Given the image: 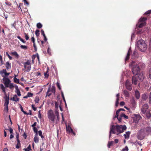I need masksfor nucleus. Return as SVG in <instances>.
Segmentation results:
<instances>
[{
  "label": "nucleus",
  "mask_w": 151,
  "mask_h": 151,
  "mask_svg": "<svg viewBox=\"0 0 151 151\" xmlns=\"http://www.w3.org/2000/svg\"><path fill=\"white\" fill-rule=\"evenodd\" d=\"M6 67L7 70L11 68V64L8 61L6 63Z\"/></svg>",
  "instance_id": "obj_22"
},
{
  "label": "nucleus",
  "mask_w": 151,
  "mask_h": 151,
  "mask_svg": "<svg viewBox=\"0 0 151 151\" xmlns=\"http://www.w3.org/2000/svg\"><path fill=\"white\" fill-rule=\"evenodd\" d=\"M33 129L35 133H36V135H37V133L38 131H37V128L35 127H33Z\"/></svg>",
  "instance_id": "obj_41"
},
{
  "label": "nucleus",
  "mask_w": 151,
  "mask_h": 151,
  "mask_svg": "<svg viewBox=\"0 0 151 151\" xmlns=\"http://www.w3.org/2000/svg\"><path fill=\"white\" fill-rule=\"evenodd\" d=\"M125 134H124V137L125 139H128L129 137V135L130 134V132L129 131L126 132Z\"/></svg>",
  "instance_id": "obj_19"
},
{
  "label": "nucleus",
  "mask_w": 151,
  "mask_h": 151,
  "mask_svg": "<svg viewBox=\"0 0 151 151\" xmlns=\"http://www.w3.org/2000/svg\"><path fill=\"white\" fill-rule=\"evenodd\" d=\"M119 112L117 110L116 112V114L115 116V117H116L117 118H118L119 117Z\"/></svg>",
  "instance_id": "obj_53"
},
{
  "label": "nucleus",
  "mask_w": 151,
  "mask_h": 151,
  "mask_svg": "<svg viewBox=\"0 0 151 151\" xmlns=\"http://www.w3.org/2000/svg\"><path fill=\"white\" fill-rule=\"evenodd\" d=\"M151 102V92H150L149 98V103L150 104Z\"/></svg>",
  "instance_id": "obj_47"
},
{
  "label": "nucleus",
  "mask_w": 151,
  "mask_h": 151,
  "mask_svg": "<svg viewBox=\"0 0 151 151\" xmlns=\"http://www.w3.org/2000/svg\"><path fill=\"white\" fill-rule=\"evenodd\" d=\"M148 97V95L147 94L145 93L143 94L142 96V100L145 101Z\"/></svg>",
  "instance_id": "obj_18"
},
{
  "label": "nucleus",
  "mask_w": 151,
  "mask_h": 151,
  "mask_svg": "<svg viewBox=\"0 0 151 151\" xmlns=\"http://www.w3.org/2000/svg\"><path fill=\"white\" fill-rule=\"evenodd\" d=\"M147 19V17H142L139 21V27L142 28L146 24V21Z\"/></svg>",
  "instance_id": "obj_5"
},
{
  "label": "nucleus",
  "mask_w": 151,
  "mask_h": 151,
  "mask_svg": "<svg viewBox=\"0 0 151 151\" xmlns=\"http://www.w3.org/2000/svg\"><path fill=\"white\" fill-rule=\"evenodd\" d=\"M149 108L148 104H145L142 105L141 108V111L143 114H145Z\"/></svg>",
  "instance_id": "obj_9"
},
{
  "label": "nucleus",
  "mask_w": 151,
  "mask_h": 151,
  "mask_svg": "<svg viewBox=\"0 0 151 151\" xmlns=\"http://www.w3.org/2000/svg\"><path fill=\"white\" fill-rule=\"evenodd\" d=\"M151 13V10H149L147 11L144 14V15H148Z\"/></svg>",
  "instance_id": "obj_39"
},
{
  "label": "nucleus",
  "mask_w": 151,
  "mask_h": 151,
  "mask_svg": "<svg viewBox=\"0 0 151 151\" xmlns=\"http://www.w3.org/2000/svg\"><path fill=\"white\" fill-rule=\"evenodd\" d=\"M17 38L23 43H25L26 42L24 39L21 38V37L20 36H18L17 37Z\"/></svg>",
  "instance_id": "obj_34"
},
{
  "label": "nucleus",
  "mask_w": 151,
  "mask_h": 151,
  "mask_svg": "<svg viewBox=\"0 0 151 151\" xmlns=\"http://www.w3.org/2000/svg\"><path fill=\"white\" fill-rule=\"evenodd\" d=\"M16 88V92L17 93V95L19 96H20L21 95V94L20 93V92L18 88V87L17 86H15Z\"/></svg>",
  "instance_id": "obj_21"
},
{
  "label": "nucleus",
  "mask_w": 151,
  "mask_h": 151,
  "mask_svg": "<svg viewBox=\"0 0 151 151\" xmlns=\"http://www.w3.org/2000/svg\"><path fill=\"white\" fill-rule=\"evenodd\" d=\"M5 107L4 108V110H6L7 111H8V105H4Z\"/></svg>",
  "instance_id": "obj_51"
},
{
  "label": "nucleus",
  "mask_w": 151,
  "mask_h": 151,
  "mask_svg": "<svg viewBox=\"0 0 151 151\" xmlns=\"http://www.w3.org/2000/svg\"><path fill=\"white\" fill-rule=\"evenodd\" d=\"M121 117H123L125 119H128V116L126 115L124 113H122L120 115Z\"/></svg>",
  "instance_id": "obj_32"
},
{
  "label": "nucleus",
  "mask_w": 151,
  "mask_h": 151,
  "mask_svg": "<svg viewBox=\"0 0 151 151\" xmlns=\"http://www.w3.org/2000/svg\"><path fill=\"white\" fill-rule=\"evenodd\" d=\"M17 76V75H15V76L14 78V82L17 83H19V80L16 78Z\"/></svg>",
  "instance_id": "obj_29"
},
{
  "label": "nucleus",
  "mask_w": 151,
  "mask_h": 151,
  "mask_svg": "<svg viewBox=\"0 0 151 151\" xmlns=\"http://www.w3.org/2000/svg\"><path fill=\"white\" fill-rule=\"evenodd\" d=\"M48 71H47L46 72H45L44 73V76H45V78H48L49 76L48 74L47 73Z\"/></svg>",
  "instance_id": "obj_43"
},
{
  "label": "nucleus",
  "mask_w": 151,
  "mask_h": 151,
  "mask_svg": "<svg viewBox=\"0 0 151 151\" xmlns=\"http://www.w3.org/2000/svg\"><path fill=\"white\" fill-rule=\"evenodd\" d=\"M147 135H148L151 132V127H147L143 129Z\"/></svg>",
  "instance_id": "obj_11"
},
{
  "label": "nucleus",
  "mask_w": 151,
  "mask_h": 151,
  "mask_svg": "<svg viewBox=\"0 0 151 151\" xmlns=\"http://www.w3.org/2000/svg\"><path fill=\"white\" fill-rule=\"evenodd\" d=\"M16 138L17 140H19V133L18 132H16Z\"/></svg>",
  "instance_id": "obj_45"
},
{
  "label": "nucleus",
  "mask_w": 151,
  "mask_h": 151,
  "mask_svg": "<svg viewBox=\"0 0 151 151\" xmlns=\"http://www.w3.org/2000/svg\"><path fill=\"white\" fill-rule=\"evenodd\" d=\"M132 83L134 85H136L138 82V81L137 79V77L135 76H133L132 78Z\"/></svg>",
  "instance_id": "obj_15"
},
{
  "label": "nucleus",
  "mask_w": 151,
  "mask_h": 151,
  "mask_svg": "<svg viewBox=\"0 0 151 151\" xmlns=\"http://www.w3.org/2000/svg\"><path fill=\"white\" fill-rule=\"evenodd\" d=\"M147 135L144 129H142L140 130L137 134V137L139 139L142 140Z\"/></svg>",
  "instance_id": "obj_4"
},
{
  "label": "nucleus",
  "mask_w": 151,
  "mask_h": 151,
  "mask_svg": "<svg viewBox=\"0 0 151 151\" xmlns=\"http://www.w3.org/2000/svg\"><path fill=\"white\" fill-rule=\"evenodd\" d=\"M137 119L139 121L142 118L141 116L139 115H137Z\"/></svg>",
  "instance_id": "obj_46"
},
{
  "label": "nucleus",
  "mask_w": 151,
  "mask_h": 151,
  "mask_svg": "<svg viewBox=\"0 0 151 151\" xmlns=\"http://www.w3.org/2000/svg\"><path fill=\"white\" fill-rule=\"evenodd\" d=\"M3 80L4 81V84L6 88L9 87L10 89H12L14 87L12 83H10L11 81L8 78L4 77L3 78Z\"/></svg>",
  "instance_id": "obj_3"
},
{
  "label": "nucleus",
  "mask_w": 151,
  "mask_h": 151,
  "mask_svg": "<svg viewBox=\"0 0 151 151\" xmlns=\"http://www.w3.org/2000/svg\"><path fill=\"white\" fill-rule=\"evenodd\" d=\"M42 26V25L40 22L38 23L37 24V27L38 29L41 28Z\"/></svg>",
  "instance_id": "obj_33"
},
{
  "label": "nucleus",
  "mask_w": 151,
  "mask_h": 151,
  "mask_svg": "<svg viewBox=\"0 0 151 151\" xmlns=\"http://www.w3.org/2000/svg\"><path fill=\"white\" fill-rule=\"evenodd\" d=\"M55 114L57 116V119L58 121L59 120V114L57 110H56L55 111Z\"/></svg>",
  "instance_id": "obj_36"
},
{
  "label": "nucleus",
  "mask_w": 151,
  "mask_h": 151,
  "mask_svg": "<svg viewBox=\"0 0 151 151\" xmlns=\"http://www.w3.org/2000/svg\"><path fill=\"white\" fill-rule=\"evenodd\" d=\"M20 47L22 49L24 50H26L27 48V47L25 45H21L20 46Z\"/></svg>",
  "instance_id": "obj_38"
},
{
  "label": "nucleus",
  "mask_w": 151,
  "mask_h": 151,
  "mask_svg": "<svg viewBox=\"0 0 151 151\" xmlns=\"http://www.w3.org/2000/svg\"><path fill=\"white\" fill-rule=\"evenodd\" d=\"M23 64L24 65V68L26 69L27 65H31V60H28L26 62L24 63Z\"/></svg>",
  "instance_id": "obj_16"
},
{
  "label": "nucleus",
  "mask_w": 151,
  "mask_h": 151,
  "mask_svg": "<svg viewBox=\"0 0 151 151\" xmlns=\"http://www.w3.org/2000/svg\"><path fill=\"white\" fill-rule=\"evenodd\" d=\"M137 47L141 51H144L147 48V45L144 41L142 40L138 41L137 44Z\"/></svg>",
  "instance_id": "obj_2"
},
{
  "label": "nucleus",
  "mask_w": 151,
  "mask_h": 151,
  "mask_svg": "<svg viewBox=\"0 0 151 151\" xmlns=\"http://www.w3.org/2000/svg\"><path fill=\"white\" fill-rule=\"evenodd\" d=\"M130 55V52L129 50L128 53H127V56L125 58V60L126 61L128 60H129V59Z\"/></svg>",
  "instance_id": "obj_23"
},
{
  "label": "nucleus",
  "mask_w": 151,
  "mask_h": 151,
  "mask_svg": "<svg viewBox=\"0 0 151 151\" xmlns=\"http://www.w3.org/2000/svg\"><path fill=\"white\" fill-rule=\"evenodd\" d=\"M56 85H57V87L59 88V90H60L61 89V88L60 87V83H59L57 82L56 83Z\"/></svg>",
  "instance_id": "obj_55"
},
{
  "label": "nucleus",
  "mask_w": 151,
  "mask_h": 151,
  "mask_svg": "<svg viewBox=\"0 0 151 151\" xmlns=\"http://www.w3.org/2000/svg\"><path fill=\"white\" fill-rule=\"evenodd\" d=\"M116 129V126L114 125H112L110 129V131L109 132V137L110 138L111 137V134L113 133L114 134H115L116 132H115V129Z\"/></svg>",
  "instance_id": "obj_10"
},
{
  "label": "nucleus",
  "mask_w": 151,
  "mask_h": 151,
  "mask_svg": "<svg viewBox=\"0 0 151 151\" xmlns=\"http://www.w3.org/2000/svg\"><path fill=\"white\" fill-rule=\"evenodd\" d=\"M33 95V94L31 93L28 92L27 93L28 96L29 97H32Z\"/></svg>",
  "instance_id": "obj_56"
},
{
  "label": "nucleus",
  "mask_w": 151,
  "mask_h": 151,
  "mask_svg": "<svg viewBox=\"0 0 151 151\" xmlns=\"http://www.w3.org/2000/svg\"><path fill=\"white\" fill-rule=\"evenodd\" d=\"M124 95L125 97H129V92L126 90H124Z\"/></svg>",
  "instance_id": "obj_24"
},
{
  "label": "nucleus",
  "mask_w": 151,
  "mask_h": 151,
  "mask_svg": "<svg viewBox=\"0 0 151 151\" xmlns=\"http://www.w3.org/2000/svg\"><path fill=\"white\" fill-rule=\"evenodd\" d=\"M119 99H118V98H116V104H115V106L116 107L117 106H118V104L119 103Z\"/></svg>",
  "instance_id": "obj_44"
},
{
  "label": "nucleus",
  "mask_w": 151,
  "mask_h": 151,
  "mask_svg": "<svg viewBox=\"0 0 151 151\" xmlns=\"http://www.w3.org/2000/svg\"><path fill=\"white\" fill-rule=\"evenodd\" d=\"M55 106L56 109H58V104L56 101L55 102Z\"/></svg>",
  "instance_id": "obj_59"
},
{
  "label": "nucleus",
  "mask_w": 151,
  "mask_h": 151,
  "mask_svg": "<svg viewBox=\"0 0 151 151\" xmlns=\"http://www.w3.org/2000/svg\"><path fill=\"white\" fill-rule=\"evenodd\" d=\"M24 34L25 35L24 37L26 39V40H28L29 39V37L28 34L25 33H24Z\"/></svg>",
  "instance_id": "obj_35"
},
{
  "label": "nucleus",
  "mask_w": 151,
  "mask_h": 151,
  "mask_svg": "<svg viewBox=\"0 0 151 151\" xmlns=\"http://www.w3.org/2000/svg\"><path fill=\"white\" fill-rule=\"evenodd\" d=\"M51 91L52 93L55 94V88L54 86H52V87L51 90H50V86L48 88L47 91V92L46 96H50L51 95V93L50 92Z\"/></svg>",
  "instance_id": "obj_8"
},
{
  "label": "nucleus",
  "mask_w": 151,
  "mask_h": 151,
  "mask_svg": "<svg viewBox=\"0 0 151 151\" xmlns=\"http://www.w3.org/2000/svg\"><path fill=\"white\" fill-rule=\"evenodd\" d=\"M135 97L137 99H139L140 97V94L139 91L137 90L135 91Z\"/></svg>",
  "instance_id": "obj_20"
},
{
  "label": "nucleus",
  "mask_w": 151,
  "mask_h": 151,
  "mask_svg": "<svg viewBox=\"0 0 151 151\" xmlns=\"http://www.w3.org/2000/svg\"><path fill=\"white\" fill-rule=\"evenodd\" d=\"M49 119L52 122H54L55 116L52 110H50L48 112Z\"/></svg>",
  "instance_id": "obj_6"
},
{
  "label": "nucleus",
  "mask_w": 151,
  "mask_h": 151,
  "mask_svg": "<svg viewBox=\"0 0 151 151\" xmlns=\"http://www.w3.org/2000/svg\"><path fill=\"white\" fill-rule=\"evenodd\" d=\"M33 47L34 48L35 50L36 51L37 50V47L35 43H33Z\"/></svg>",
  "instance_id": "obj_63"
},
{
  "label": "nucleus",
  "mask_w": 151,
  "mask_h": 151,
  "mask_svg": "<svg viewBox=\"0 0 151 151\" xmlns=\"http://www.w3.org/2000/svg\"><path fill=\"white\" fill-rule=\"evenodd\" d=\"M134 144L136 145H139L140 146H141L142 145V144L141 143V142L140 141H138L137 140L135 142Z\"/></svg>",
  "instance_id": "obj_31"
},
{
  "label": "nucleus",
  "mask_w": 151,
  "mask_h": 151,
  "mask_svg": "<svg viewBox=\"0 0 151 151\" xmlns=\"http://www.w3.org/2000/svg\"><path fill=\"white\" fill-rule=\"evenodd\" d=\"M149 78L151 79V68L150 69L149 71Z\"/></svg>",
  "instance_id": "obj_60"
},
{
  "label": "nucleus",
  "mask_w": 151,
  "mask_h": 151,
  "mask_svg": "<svg viewBox=\"0 0 151 151\" xmlns=\"http://www.w3.org/2000/svg\"><path fill=\"white\" fill-rule=\"evenodd\" d=\"M122 117H121V115H120V116L117 118L119 123L121 122H122Z\"/></svg>",
  "instance_id": "obj_58"
},
{
  "label": "nucleus",
  "mask_w": 151,
  "mask_h": 151,
  "mask_svg": "<svg viewBox=\"0 0 151 151\" xmlns=\"http://www.w3.org/2000/svg\"><path fill=\"white\" fill-rule=\"evenodd\" d=\"M71 129V127L70 126H68L66 127V129L67 131H70V129Z\"/></svg>",
  "instance_id": "obj_61"
},
{
  "label": "nucleus",
  "mask_w": 151,
  "mask_h": 151,
  "mask_svg": "<svg viewBox=\"0 0 151 151\" xmlns=\"http://www.w3.org/2000/svg\"><path fill=\"white\" fill-rule=\"evenodd\" d=\"M35 33L36 36L38 37L40 35V31L38 29H37L35 32Z\"/></svg>",
  "instance_id": "obj_37"
},
{
  "label": "nucleus",
  "mask_w": 151,
  "mask_h": 151,
  "mask_svg": "<svg viewBox=\"0 0 151 151\" xmlns=\"http://www.w3.org/2000/svg\"><path fill=\"white\" fill-rule=\"evenodd\" d=\"M23 1L25 4H26L27 5H29V3L27 1V0H23Z\"/></svg>",
  "instance_id": "obj_64"
},
{
  "label": "nucleus",
  "mask_w": 151,
  "mask_h": 151,
  "mask_svg": "<svg viewBox=\"0 0 151 151\" xmlns=\"http://www.w3.org/2000/svg\"><path fill=\"white\" fill-rule=\"evenodd\" d=\"M145 114V117L147 119H149L151 118V110H148L146 111Z\"/></svg>",
  "instance_id": "obj_14"
},
{
  "label": "nucleus",
  "mask_w": 151,
  "mask_h": 151,
  "mask_svg": "<svg viewBox=\"0 0 151 151\" xmlns=\"http://www.w3.org/2000/svg\"><path fill=\"white\" fill-rule=\"evenodd\" d=\"M51 50L50 49V47H48V48L47 49V52L50 55H51Z\"/></svg>",
  "instance_id": "obj_50"
},
{
  "label": "nucleus",
  "mask_w": 151,
  "mask_h": 151,
  "mask_svg": "<svg viewBox=\"0 0 151 151\" xmlns=\"http://www.w3.org/2000/svg\"><path fill=\"white\" fill-rule=\"evenodd\" d=\"M128 147L126 146L124 148L122 149V151H128Z\"/></svg>",
  "instance_id": "obj_52"
},
{
  "label": "nucleus",
  "mask_w": 151,
  "mask_h": 151,
  "mask_svg": "<svg viewBox=\"0 0 151 151\" xmlns=\"http://www.w3.org/2000/svg\"><path fill=\"white\" fill-rule=\"evenodd\" d=\"M26 68H27V69L26 70V71H27V72H29L31 69V65L28 66H27L26 69Z\"/></svg>",
  "instance_id": "obj_40"
},
{
  "label": "nucleus",
  "mask_w": 151,
  "mask_h": 151,
  "mask_svg": "<svg viewBox=\"0 0 151 151\" xmlns=\"http://www.w3.org/2000/svg\"><path fill=\"white\" fill-rule=\"evenodd\" d=\"M32 109H33L34 111H35L36 110H37V108H36L35 107V105L33 104H32Z\"/></svg>",
  "instance_id": "obj_57"
},
{
  "label": "nucleus",
  "mask_w": 151,
  "mask_h": 151,
  "mask_svg": "<svg viewBox=\"0 0 151 151\" xmlns=\"http://www.w3.org/2000/svg\"><path fill=\"white\" fill-rule=\"evenodd\" d=\"M9 130L10 132V134H12L13 133V130L12 129L11 127L9 128Z\"/></svg>",
  "instance_id": "obj_62"
},
{
  "label": "nucleus",
  "mask_w": 151,
  "mask_h": 151,
  "mask_svg": "<svg viewBox=\"0 0 151 151\" xmlns=\"http://www.w3.org/2000/svg\"><path fill=\"white\" fill-rule=\"evenodd\" d=\"M145 77V74L143 72H141L139 75L138 78L141 81H142Z\"/></svg>",
  "instance_id": "obj_13"
},
{
  "label": "nucleus",
  "mask_w": 151,
  "mask_h": 151,
  "mask_svg": "<svg viewBox=\"0 0 151 151\" xmlns=\"http://www.w3.org/2000/svg\"><path fill=\"white\" fill-rule=\"evenodd\" d=\"M125 86L127 88L129 91H131L132 89V85L129 83L128 80L126 81L125 83Z\"/></svg>",
  "instance_id": "obj_12"
},
{
  "label": "nucleus",
  "mask_w": 151,
  "mask_h": 151,
  "mask_svg": "<svg viewBox=\"0 0 151 151\" xmlns=\"http://www.w3.org/2000/svg\"><path fill=\"white\" fill-rule=\"evenodd\" d=\"M9 98H7L6 99H5L4 105H8V104H9Z\"/></svg>",
  "instance_id": "obj_30"
},
{
  "label": "nucleus",
  "mask_w": 151,
  "mask_h": 151,
  "mask_svg": "<svg viewBox=\"0 0 151 151\" xmlns=\"http://www.w3.org/2000/svg\"><path fill=\"white\" fill-rule=\"evenodd\" d=\"M6 55L8 57V58H9V59L10 60H11L12 59V57L11 56L9 55V54H8V52H6Z\"/></svg>",
  "instance_id": "obj_49"
},
{
  "label": "nucleus",
  "mask_w": 151,
  "mask_h": 151,
  "mask_svg": "<svg viewBox=\"0 0 151 151\" xmlns=\"http://www.w3.org/2000/svg\"><path fill=\"white\" fill-rule=\"evenodd\" d=\"M116 128L118 132L119 133H122L127 129V127L125 125L123 126L122 125H116Z\"/></svg>",
  "instance_id": "obj_7"
},
{
  "label": "nucleus",
  "mask_w": 151,
  "mask_h": 151,
  "mask_svg": "<svg viewBox=\"0 0 151 151\" xmlns=\"http://www.w3.org/2000/svg\"><path fill=\"white\" fill-rule=\"evenodd\" d=\"M10 54L13 55L15 56L17 58H18L19 56L17 52L16 51L13 52H12L10 53Z\"/></svg>",
  "instance_id": "obj_26"
},
{
  "label": "nucleus",
  "mask_w": 151,
  "mask_h": 151,
  "mask_svg": "<svg viewBox=\"0 0 151 151\" xmlns=\"http://www.w3.org/2000/svg\"><path fill=\"white\" fill-rule=\"evenodd\" d=\"M17 144L16 146V148L18 149L20 147L21 144L20 143V141L19 140H17Z\"/></svg>",
  "instance_id": "obj_28"
},
{
  "label": "nucleus",
  "mask_w": 151,
  "mask_h": 151,
  "mask_svg": "<svg viewBox=\"0 0 151 151\" xmlns=\"http://www.w3.org/2000/svg\"><path fill=\"white\" fill-rule=\"evenodd\" d=\"M37 136V135H35L34 138V141L36 143H37L39 142V139Z\"/></svg>",
  "instance_id": "obj_27"
},
{
  "label": "nucleus",
  "mask_w": 151,
  "mask_h": 151,
  "mask_svg": "<svg viewBox=\"0 0 151 151\" xmlns=\"http://www.w3.org/2000/svg\"><path fill=\"white\" fill-rule=\"evenodd\" d=\"M135 61H132L131 64L132 67V72L134 75H137L139 72L141 68L144 67V65L142 63H135Z\"/></svg>",
  "instance_id": "obj_1"
},
{
  "label": "nucleus",
  "mask_w": 151,
  "mask_h": 151,
  "mask_svg": "<svg viewBox=\"0 0 151 151\" xmlns=\"http://www.w3.org/2000/svg\"><path fill=\"white\" fill-rule=\"evenodd\" d=\"M0 87L1 89L2 90V91H4V90H5V88L2 84H0Z\"/></svg>",
  "instance_id": "obj_42"
},
{
  "label": "nucleus",
  "mask_w": 151,
  "mask_h": 151,
  "mask_svg": "<svg viewBox=\"0 0 151 151\" xmlns=\"http://www.w3.org/2000/svg\"><path fill=\"white\" fill-rule=\"evenodd\" d=\"M10 100H12L16 102L18 101L19 100V98L17 97V96L16 95H14L12 98H11Z\"/></svg>",
  "instance_id": "obj_17"
},
{
  "label": "nucleus",
  "mask_w": 151,
  "mask_h": 151,
  "mask_svg": "<svg viewBox=\"0 0 151 151\" xmlns=\"http://www.w3.org/2000/svg\"><path fill=\"white\" fill-rule=\"evenodd\" d=\"M39 99L38 97H36L35 99V103H38L39 102Z\"/></svg>",
  "instance_id": "obj_48"
},
{
  "label": "nucleus",
  "mask_w": 151,
  "mask_h": 151,
  "mask_svg": "<svg viewBox=\"0 0 151 151\" xmlns=\"http://www.w3.org/2000/svg\"><path fill=\"white\" fill-rule=\"evenodd\" d=\"M2 71L3 73H2L1 71L0 72V74L1 75H2L3 74V73H4L5 74V73L6 72V70L5 69H3Z\"/></svg>",
  "instance_id": "obj_54"
},
{
  "label": "nucleus",
  "mask_w": 151,
  "mask_h": 151,
  "mask_svg": "<svg viewBox=\"0 0 151 151\" xmlns=\"http://www.w3.org/2000/svg\"><path fill=\"white\" fill-rule=\"evenodd\" d=\"M114 144V142L113 141H111L109 142L108 144V148H110V146L111 145H113Z\"/></svg>",
  "instance_id": "obj_25"
}]
</instances>
